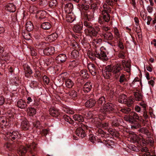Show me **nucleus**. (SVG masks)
Returning <instances> with one entry per match:
<instances>
[{"label":"nucleus","mask_w":156,"mask_h":156,"mask_svg":"<svg viewBox=\"0 0 156 156\" xmlns=\"http://www.w3.org/2000/svg\"><path fill=\"white\" fill-rule=\"evenodd\" d=\"M77 6L78 8L83 11H87L90 8L89 5L85 4H84L82 3L78 4Z\"/></svg>","instance_id":"72a5a7b5"},{"label":"nucleus","mask_w":156,"mask_h":156,"mask_svg":"<svg viewBox=\"0 0 156 156\" xmlns=\"http://www.w3.org/2000/svg\"><path fill=\"white\" fill-rule=\"evenodd\" d=\"M131 111V109L129 108L124 107L122 108L120 111L124 113L127 114L129 113Z\"/></svg>","instance_id":"0e129e2a"},{"label":"nucleus","mask_w":156,"mask_h":156,"mask_svg":"<svg viewBox=\"0 0 156 156\" xmlns=\"http://www.w3.org/2000/svg\"><path fill=\"white\" fill-rule=\"evenodd\" d=\"M89 139L90 142L93 144H94L96 141V138L93 134H90L89 136Z\"/></svg>","instance_id":"774afa93"},{"label":"nucleus","mask_w":156,"mask_h":156,"mask_svg":"<svg viewBox=\"0 0 156 156\" xmlns=\"http://www.w3.org/2000/svg\"><path fill=\"white\" fill-rule=\"evenodd\" d=\"M114 36L115 38L118 39L120 37V34L118 29L116 28H115L114 30Z\"/></svg>","instance_id":"4d7b16f0"},{"label":"nucleus","mask_w":156,"mask_h":156,"mask_svg":"<svg viewBox=\"0 0 156 156\" xmlns=\"http://www.w3.org/2000/svg\"><path fill=\"white\" fill-rule=\"evenodd\" d=\"M71 55L72 58H76L79 56V51L76 50H74L71 52Z\"/></svg>","instance_id":"3c124183"},{"label":"nucleus","mask_w":156,"mask_h":156,"mask_svg":"<svg viewBox=\"0 0 156 156\" xmlns=\"http://www.w3.org/2000/svg\"><path fill=\"white\" fill-rule=\"evenodd\" d=\"M26 28L28 31H30L34 29V26L32 23L30 21H27L26 25Z\"/></svg>","instance_id":"a19ab883"},{"label":"nucleus","mask_w":156,"mask_h":156,"mask_svg":"<svg viewBox=\"0 0 156 156\" xmlns=\"http://www.w3.org/2000/svg\"><path fill=\"white\" fill-rule=\"evenodd\" d=\"M126 52V50H121L119 51L118 54V57L119 58L124 59L125 57V55Z\"/></svg>","instance_id":"603ef678"},{"label":"nucleus","mask_w":156,"mask_h":156,"mask_svg":"<svg viewBox=\"0 0 156 156\" xmlns=\"http://www.w3.org/2000/svg\"><path fill=\"white\" fill-rule=\"evenodd\" d=\"M112 125L113 126H118L119 125V123L118 122L117 119L115 116H113L112 117Z\"/></svg>","instance_id":"8fccbe9b"},{"label":"nucleus","mask_w":156,"mask_h":156,"mask_svg":"<svg viewBox=\"0 0 156 156\" xmlns=\"http://www.w3.org/2000/svg\"><path fill=\"white\" fill-rule=\"evenodd\" d=\"M2 131V133L5 136V137L7 139L11 140H13L18 137L19 133L17 132L14 131L11 133L7 131Z\"/></svg>","instance_id":"423d86ee"},{"label":"nucleus","mask_w":156,"mask_h":156,"mask_svg":"<svg viewBox=\"0 0 156 156\" xmlns=\"http://www.w3.org/2000/svg\"><path fill=\"white\" fill-rule=\"evenodd\" d=\"M140 16L143 19L145 20L147 18V13L144 11L142 10L140 13Z\"/></svg>","instance_id":"680f3d73"},{"label":"nucleus","mask_w":156,"mask_h":156,"mask_svg":"<svg viewBox=\"0 0 156 156\" xmlns=\"http://www.w3.org/2000/svg\"><path fill=\"white\" fill-rule=\"evenodd\" d=\"M54 52V48L52 47H47L43 50L44 54L47 55H52Z\"/></svg>","instance_id":"393cba45"},{"label":"nucleus","mask_w":156,"mask_h":156,"mask_svg":"<svg viewBox=\"0 0 156 156\" xmlns=\"http://www.w3.org/2000/svg\"><path fill=\"white\" fill-rule=\"evenodd\" d=\"M114 0H105L103 3L102 8L104 9H108V11L112 10V8L115 4Z\"/></svg>","instance_id":"0eeeda50"},{"label":"nucleus","mask_w":156,"mask_h":156,"mask_svg":"<svg viewBox=\"0 0 156 156\" xmlns=\"http://www.w3.org/2000/svg\"><path fill=\"white\" fill-rule=\"evenodd\" d=\"M66 15V20L69 23H72L76 19L73 13H67Z\"/></svg>","instance_id":"7c9ffc66"},{"label":"nucleus","mask_w":156,"mask_h":156,"mask_svg":"<svg viewBox=\"0 0 156 156\" xmlns=\"http://www.w3.org/2000/svg\"><path fill=\"white\" fill-rule=\"evenodd\" d=\"M80 76L83 78L86 79L88 78V75L87 71L86 69L81 70L80 72Z\"/></svg>","instance_id":"09e8293b"},{"label":"nucleus","mask_w":156,"mask_h":156,"mask_svg":"<svg viewBox=\"0 0 156 156\" xmlns=\"http://www.w3.org/2000/svg\"><path fill=\"white\" fill-rule=\"evenodd\" d=\"M49 112L50 115L53 117H57L59 115L58 110L54 107L51 108Z\"/></svg>","instance_id":"4be33fe9"},{"label":"nucleus","mask_w":156,"mask_h":156,"mask_svg":"<svg viewBox=\"0 0 156 156\" xmlns=\"http://www.w3.org/2000/svg\"><path fill=\"white\" fill-rule=\"evenodd\" d=\"M69 95L73 99H75L77 97V93L74 90L70 91L69 92Z\"/></svg>","instance_id":"864d4df0"},{"label":"nucleus","mask_w":156,"mask_h":156,"mask_svg":"<svg viewBox=\"0 0 156 156\" xmlns=\"http://www.w3.org/2000/svg\"><path fill=\"white\" fill-rule=\"evenodd\" d=\"M123 69L124 68L125 71L127 73H129L131 70V65L130 62L127 61L123 60L122 61V65Z\"/></svg>","instance_id":"ddd939ff"},{"label":"nucleus","mask_w":156,"mask_h":156,"mask_svg":"<svg viewBox=\"0 0 156 156\" xmlns=\"http://www.w3.org/2000/svg\"><path fill=\"white\" fill-rule=\"evenodd\" d=\"M23 67L25 76L27 78L30 77L33 72L30 67L27 64L24 65Z\"/></svg>","instance_id":"f8f14e48"},{"label":"nucleus","mask_w":156,"mask_h":156,"mask_svg":"<svg viewBox=\"0 0 156 156\" xmlns=\"http://www.w3.org/2000/svg\"><path fill=\"white\" fill-rule=\"evenodd\" d=\"M29 122L27 119H24L21 122V128L24 130H28L29 129Z\"/></svg>","instance_id":"2f4dec72"},{"label":"nucleus","mask_w":156,"mask_h":156,"mask_svg":"<svg viewBox=\"0 0 156 156\" xmlns=\"http://www.w3.org/2000/svg\"><path fill=\"white\" fill-rule=\"evenodd\" d=\"M87 68L92 75L95 76L96 75L97 70L94 64L90 63L88 64Z\"/></svg>","instance_id":"f3484780"},{"label":"nucleus","mask_w":156,"mask_h":156,"mask_svg":"<svg viewBox=\"0 0 156 156\" xmlns=\"http://www.w3.org/2000/svg\"><path fill=\"white\" fill-rule=\"evenodd\" d=\"M92 84L91 82H87L83 86V90L85 93L90 92L92 89Z\"/></svg>","instance_id":"a211bd4d"},{"label":"nucleus","mask_w":156,"mask_h":156,"mask_svg":"<svg viewBox=\"0 0 156 156\" xmlns=\"http://www.w3.org/2000/svg\"><path fill=\"white\" fill-rule=\"evenodd\" d=\"M108 132L113 137H118L119 136V133L118 131L115 129H109L108 130Z\"/></svg>","instance_id":"c9c22d12"},{"label":"nucleus","mask_w":156,"mask_h":156,"mask_svg":"<svg viewBox=\"0 0 156 156\" xmlns=\"http://www.w3.org/2000/svg\"><path fill=\"white\" fill-rule=\"evenodd\" d=\"M100 31V28L97 26H95V27H92L89 30L85 29L86 33L91 37H96L97 34L99 33Z\"/></svg>","instance_id":"39448f33"},{"label":"nucleus","mask_w":156,"mask_h":156,"mask_svg":"<svg viewBox=\"0 0 156 156\" xmlns=\"http://www.w3.org/2000/svg\"><path fill=\"white\" fill-rule=\"evenodd\" d=\"M135 101V99L133 96H130L129 98L126 102V104L128 107H130L132 105L134 102Z\"/></svg>","instance_id":"79ce46f5"},{"label":"nucleus","mask_w":156,"mask_h":156,"mask_svg":"<svg viewBox=\"0 0 156 156\" xmlns=\"http://www.w3.org/2000/svg\"><path fill=\"white\" fill-rule=\"evenodd\" d=\"M65 82L66 87L68 88H72L74 85L73 81L69 79H66Z\"/></svg>","instance_id":"f704fd0d"},{"label":"nucleus","mask_w":156,"mask_h":156,"mask_svg":"<svg viewBox=\"0 0 156 156\" xmlns=\"http://www.w3.org/2000/svg\"><path fill=\"white\" fill-rule=\"evenodd\" d=\"M63 118L66 121L69 123L71 124H73V123L74 121L69 116L67 115H65L64 116Z\"/></svg>","instance_id":"5fc2aeb1"},{"label":"nucleus","mask_w":156,"mask_h":156,"mask_svg":"<svg viewBox=\"0 0 156 156\" xmlns=\"http://www.w3.org/2000/svg\"><path fill=\"white\" fill-rule=\"evenodd\" d=\"M106 102L105 97L103 96L100 98L97 101V104L99 106H101L102 104H105Z\"/></svg>","instance_id":"37998d69"},{"label":"nucleus","mask_w":156,"mask_h":156,"mask_svg":"<svg viewBox=\"0 0 156 156\" xmlns=\"http://www.w3.org/2000/svg\"><path fill=\"white\" fill-rule=\"evenodd\" d=\"M111 69L109 65L105 67V69L103 70V75L105 79H109L112 76Z\"/></svg>","instance_id":"9b49d317"},{"label":"nucleus","mask_w":156,"mask_h":156,"mask_svg":"<svg viewBox=\"0 0 156 156\" xmlns=\"http://www.w3.org/2000/svg\"><path fill=\"white\" fill-rule=\"evenodd\" d=\"M36 144L34 143H32L30 144H28L26 147L23 146H21L18 151L19 154L21 156H23L27 151L30 152L31 154H35L36 151Z\"/></svg>","instance_id":"f257e3e1"},{"label":"nucleus","mask_w":156,"mask_h":156,"mask_svg":"<svg viewBox=\"0 0 156 156\" xmlns=\"http://www.w3.org/2000/svg\"><path fill=\"white\" fill-rule=\"evenodd\" d=\"M5 9L8 11L14 12L16 10V7L13 3H9L6 5Z\"/></svg>","instance_id":"5701e85b"},{"label":"nucleus","mask_w":156,"mask_h":156,"mask_svg":"<svg viewBox=\"0 0 156 156\" xmlns=\"http://www.w3.org/2000/svg\"><path fill=\"white\" fill-rule=\"evenodd\" d=\"M87 55L88 57L92 60H94L96 57V51L94 53L92 51H88L87 52Z\"/></svg>","instance_id":"473e14b6"},{"label":"nucleus","mask_w":156,"mask_h":156,"mask_svg":"<svg viewBox=\"0 0 156 156\" xmlns=\"http://www.w3.org/2000/svg\"><path fill=\"white\" fill-rule=\"evenodd\" d=\"M130 114L132 116L133 118H134L136 120H139V117L138 114L134 112H131Z\"/></svg>","instance_id":"338daca9"},{"label":"nucleus","mask_w":156,"mask_h":156,"mask_svg":"<svg viewBox=\"0 0 156 156\" xmlns=\"http://www.w3.org/2000/svg\"><path fill=\"white\" fill-rule=\"evenodd\" d=\"M139 131L141 133L146 135L147 136H150L151 133L146 127H142L139 129Z\"/></svg>","instance_id":"ea45409f"},{"label":"nucleus","mask_w":156,"mask_h":156,"mask_svg":"<svg viewBox=\"0 0 156 156\" xmlns=\"http://www.w3.org/2000/svg\"><path fill=\"white\" fill-rule=\"evenodd\" d=\"M58 36V35L57 34L54 33L48 36L46 38V40L49 42H52L55 40L57 38Z\"/></svg>","instance_id":"bb28decb"},{"label":"nucleus","mask_w":156,"mask_h":156,"mask_svg":"<svg viewBox=\"0 0 156 156\" xmlns=\"http://www.w3.org/2000/svg\"><path fill=\"white\" fill-rule=\"evenodd\" d=\"M27 112L30 116H33L36 112V110L34 108L29 107L27 109Z\"/></svg>","instance_id":"c03bdc74"},{"label":"nucleus","mask_w":156,"mask_h":156,"mask_svg":"<svg viewBox=\"0 0 156 156\" xmlns=\"http://www.w3.org/2000/svg\"><path fill=\"white\" fill-rule=\"evenodd\" d=\"M84 127H81L79 126V127L76 129L75 132L76 135L82 138L85 137L86 135L84 130L83 129V128Z\"/></svg>","instance_id":"4468645a"},{"label":"nucleus","mask_w":156,"mask_h":156,"mask_svg":"<svg viewBox=\"0 0 156 156\" xmlns=\"http://www.w3.org/2000/svg\"><path fill=\"white\" fill-rule=\"evenodd\" d=\"M73 117L74 120L79 122L78 124L79 126L81 127L85 126V125L82 123V122H83L84 121V118L82 115L76 114L73 115Z\"/></svg>","instance_id":"9d476101"},{"label":"nucleus","mask_w":156,"mask_h":156,"mask_svg":"<svg viewBox=\"0 0 156 156\" xmlns=\"http://www.w3.org/2000/svg\"><path fill=\"white\" fill-rule=\"evenodd\" d=\"M78 65V62H76L75 60L69 62V66H70L71 68H73L77 66Z\"/></svg>","instance_id":"69168bd1"},{"label":"nucleus","mask_w":156,"mask_h":156,"mask_svg":"<svg viewBox=\"0 0 156 156\" xmlns=\"http://www.w3.org/2000/svg\"><path fill=\"white\" fill-rule=\"evenodd\" d=\"M96 101L94 99L91 98L87 100L85 103V105L86 107L91 108L93 107L96 104Z\"/></svg>","instance_id":"6ab92c4d"},{"label":"nucleus","mask_w":156,"mask_h":156,"mask_svg":"<svg viewBox=\"0 0 156 156\" xmlns=\"http://www.w3.org/2000/svg\"><path fill=\"white\" fill-rule=\"evenodd\" d=\"M17 105L21 109H25L27 106L25 102L22 99L19 100L17 102Z\"/></svg>","instance_id":"c756f323"},{"label":"nucleus","mask_w":156,"mask_h":156,"mask_svg":"<svg viewBox=\"0 0 156 156\" xmlns=\"http://www.w3.org/2000/svg\"><path fill=\"white\" fill-rule=\"evenodd\" d=\"M130 123L131 128L132 129L139 128L140 127V125L136 120Z\"/></svg>","instance_id":"49530a36"},{"label":"nucleus","mask_w":156,"mask_h":156,"mask_svg":"<svg viewBox=\"0 0 156 156\" xmlns=\"http://www.w3.org/2000/svg\"><path fill=\"white\" fill-rule=\"evenodd\" d=\"M47 12L41 10L38 11L37 13V16L38 18V20L40 21L46 19Z\"/></svg>","instance_id":"2eb2a0df"},{"label":"nucleus","mask_w":156,"mask_h":156,"mask_svg":"<svg viewBox=\"0 0 156 156\" xmlns=\"http://www.w3.org/2000/svg\"><path fill=\"white\" fill-rule=\"evenodd\" d=\"M118 101L121 103H125L127 101V97L125 94H122L120 96Z\"/></svg>","instance_id":"a18cd8bd"},{"label":"nucleus","mask_w":156,"mask_h":156,"mask_svg":"<svg viewBox=\"0 0 156 156\" xmlns=\"http://www.w3.org/2000/svg\"><path fill=\"white\" fill-rule=\"evenodd\" d=\"M66 59V55L63 54H59L56 57V62L58 63H63Z\"/></svg>","instance_id":"412c9836"},{"label":"nucleus","mask_w":156,"mask_h":156,"mask_svg":"<svg viewBox=\"0 0 156 156\" xmlns=\"http://www.w3.org/2000/svg\"><path fill=\"white\" fill-rule=\"evenodd\" d=\"M141 141L142 142V143L140 144L142 146H144L146 144L145 143L149 144L151 145H152L154 143L153 138L150 136H147L146 138V140L144 138H142Z\"/></svg>","instance_id":"dca6fc26"},{"label":"nucleus","mask_w":156,"mask_h":156,"mask_svg":"<svg viewBox=\"0 0 156 156\" xmlns=\"http://www.w3.org/2000/svg\"><path fill=\"white\" fill-rule=\"evenodd\" d=\"M73 9V5L72 4L70 3H68L66 4L64 10L66 13H72Z\"/></svg>","instance_id":"b1692460"},{"label":"nucleus","mask_w":156,"mask_h":156,"mask_svg":"<svg viewBox=\"0 0 156 156\" xmlns=\"http://www.w3.org/2000/svg\"><path fill=\"white\" fill-rule=\"evenodd\" d=\"M100 34L105 41L112 40L113 38L112 34L110 32H102Z\"/></svg>","instance_id":"6e6552de"},{"label":"nucleus","mask_w":156,"mask_h":156,"mask_svg":"<svg viewBox=\"0 0 156 156\" xmlns=\"http://www.w3.org/2000/svg\"><path fill=\"white\" fill-rule=\"evenodd\" d=\"M83 25L82 24H78L75 25L73 28V29L74 32L80 33H81Z\"/></svg>","instance_id":"c85d7f7f"},{"label":"nucleus","mask_w":156,"mask_h":156,"mask_svg":"<svg viewBox=\"0 0 156 156\" xmlns=\"http://www.w3.org/2000/svg\"><path fill=\"white\" fill-rule=\"evenodd\" d=\"M133 95L135 97L134 98L135 101H140L142 99V96L141 93L138 92H134Z\"/></svg>","instance_id":"58836bf2"},{"label":"nucleus","mask_w":156,"mask_h":156,"mask_svg":"<svg viewBox=\"0 0 156 156\" xmlns=\"http://www.w3.org/2000/svg\"><path fill=\"white\" fill-rule=\"evenodd\" d=\"M84 25L86 28L85 29L89 30L93 27L92 24L89 21H85L83 23Z\"/></svg>","instance_id":"de8ad7c7"},{"label":"nucleus","mask_w":156,"mask_h":156,"mask_svg":"<svg viewBox=\"0 0 156 156\" xmlns=\"http://www.w3.org/2000/svg\"><path fill=\"white\" fill-rule=\"evenodd\" d=\"M98 142H100L103 144V145H105L108 148H112V143H113V141L112 140H104L102 142L100 139H99Z\"/></svg>","instance_id":"cd10ccee"},{"label":"nucleus","mask_w":156,"mask_h":156,"mask_svg":"<svg viewBox=\"0 0 156 156\" xmlns=\"http://www.w3.org/2000/svg\"><path fill=\"white\" fill-rule=\"evenodd\" d=\"M96 57L103 61L107 60L108 58L106 53L104 51L96 50Z\"/></svg>","instance_id":"1a4fd4ad"},{"label":"nucleus","mask_w":156,"mask_h":156,"mask_svg":"<svg viewBox=\"0 0 156 156\" xmlns=\"http://www.w3.org/2000/svg\"><path fill=\"white\" fill-rule=\"evenodd\" d=\"M115 106L113 104L108 102L103 105V107H101L99 109V107H97L94 108L95 110L99 112L104 114H107L114 112L115 111Z\"/></svg>","instance_id":"f03ea898"},{"label":"nucleus","mask_w":156,"mask_h":156,"mask_svg":"<svg viewBox=\"0 0 156 156\" xmlns=\"http://www.w3.org/2000/svg\"><path fill=\"white\" fill-rule=\"evenodd\" d=\"M51 25L49 22H44L41 25V27L44 30H48L51 28Z\"/></svg>","instance_id":"e433bc0d"},{"label":"nucleus","mask_w":156,"mask_h":156,"mask_svg":"<svg viewBox=\"0 0 156 156\" xmlns=\"http://www.w3.org/2000/svg\"><path fill=\"white\" fill-rule=\"evenodd\" d=\"M85 16V18L86 20L90 21L94 17V13L91 12L89 11L87 12L86 13H85L84 14Z\"/></svg>","instance_id":"4c0bfd02"},{"label":"nucleus","mask_w":156,"mask_h":156,"mask_svg":"<svg viewBox=\"0 0 156 156\" xmlns=\"http://www.w3.org/2000/svg\"><path fill=\"white\" fill-rule=\"evenodd\" d=\"M127 80L125 77L124 74H122L120 76L119 79V82L120 83L122 84L123 83L126 81Z\"/></svg>","instance_id":"052dcab7"},{"label":"nucleus","mask_w":156,"mask_h":156,"mask_svg":"<svg viewBox=\"0 0 156 156\" xmlns=\"http://www.w3.org/2000/svg\"><path fill=\"white\" fill-rule=\"evenodd\" d=\"M57 4V2L56 0H50L49 3V5L50 7H54Z\"/></svg>","instance_id":"13d9d810"},{"label":"nucleus","mask_w":156,"mask_h":156,"mask_svg":"<svg viewBox=\"0 0 156 156\" xmlns=\"http://www.w3.org/2000/svg\"><path fill=\"white\" fill-rule=\"evenodd\" d=\"M39 3L41 6H45L48 4V0H39Z\"/></svg>","instance_id":"e2e57ef3"},{"label":"nucleus","mask_w":156,"mask_h":156,"mask_svg":"<svg viewBox=\"0 0 156 156\" xmlns=\"http://www.w3.org/2000/svg\"><path fill=\"white\" fill-rule=\"evenodd\" d=\"M126 120L129 122L130 123H133V122L136 120L133 118L132 116L130 114L129 116L126 117Z\"/></svg>","instance_id":"bf43d9fd"},{"label":"nucleus","mask_w":156,"mask_h":156,"mask_svg":"<svg viewBox=\"0 0 156 156\" xmlns=\"http://www.w3.org/2000/svg\"><path fill=\"white\" fill-rule=\"evenodd\" d=\"M8 125V123L7 122L6 119L5 117L2 116L0 117V127H1L2 128V130L4 131L5 129H5V126ZM2 131H1V132Z\"/></svg>","instance_id":"aec40b11"},{"label":"nucleus","mask_w":156,"mask_h":156,"mask_svg":"<svg viewBox=\"0 0 156 156\" xmlns=\"http://www.w3.org/2000/svg\"><path fill=\"white\" fill-rule=\"evenodd\" d=\"M71 46L74 47V48H76L77 49H80L79 47V45L74 40L72 41L71 43Z\"/></svg>","instance_id":"6e6d98bb"},{"label":"nucleus","mask_w":156,"mask_h":156,"mask_svg":"<svg viewBox=\"0 0 156 156\" xmlns=\"http://www.w3.org/2000/svg\"><path fill=\"white\" fill-rule=\"evenodd\" d=\"M111 11H108V9H104L103 8L101 11V14L100 16L98 19V22L101 24H104L106 22H108L110 20V16L109 13Z\"/></svg>","instance_id":"7ed1b4c3"},{"label":"nucleus","mask_w":156,"mask_h":156,"mask_svg":"<svg viewBox=\"0 0 156 156\" xmlns=\"http://www.w3.org/2000/svg\"><path fill=\"white\" fill-rule=\"evenodd\" d=\"M96 134L99 136L101 137H107V135L106 133L102 129L100 128H97L96 129Z\"/></svg>","instance_id":"a878e982"},{"label":"nucleus","mask_w":156,"mask_h":156,"mask_svg":"<svg viewBox=\"0 0 156 156\" xmlns=\"http://www.w3.org/2000/svg\"><path fill=\"white\" fill-rule=\"evenodd\" d=\"M111 69V71L113 73L116 79L118 78L121 74V71L123 69L121 64L117 63L113 66L108 65Z\"/></svg>","instance_id":"20e7f679"}]
</instances>
